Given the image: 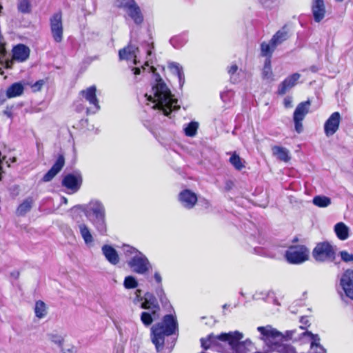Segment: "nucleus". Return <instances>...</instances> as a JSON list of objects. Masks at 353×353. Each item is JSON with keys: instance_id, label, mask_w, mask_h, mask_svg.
<instances>
[{"instance_id": "7ed1b4c3", "label": "nucleus", "mask_w": 353, "mask_h": 353, "mask_svg": "<svg viewBox=\"0 0 353 353\" xmlns=\"http://www.w3.org/2000/svg\"><path fill=\"white\" fill-rule=\"evenodd\" d=\"M178 330L176 319L172 314L164 316L161 323H159L151 328V339L158 352L163 349L165 336L174 334Z\"/></svg>"}, {"instance_id": "2eb2a0df", "label": "nucleus", "mask_w": 353, "mask_h": 353, "mask_svg": "<svg viewBox=\"0 0 353 353\" xmlns=\"http://www.w3.org/2000/svg\"><path fill=\"white\" fill-rule=\"evenodd\" d=\"M178 199L181 205L188 210L193 208L198 200L196 194L188 189L179 194Z\"/></svg>"}, {"instance_id": "9b49d317", "label": "nucleus", "mask_w": 353, "mask_h": 353, "mask_svg": "<svg viewBox=\"0 0 353 353\" xmlns=\"http://www.w3.org/2000/svg\"><path fill=\"white\" fill-rule=\"evenodd\" d=\"M50 30L54 40L60 43L63 39L62 14L60 12L54 13L50 19Z\"/></svg>"}, {"instance_id": "58836bf2", "label": "nucleus", "mask_w": 353, "mask_h": 353, "mask_svg": "<svg viewBox=\"0 0 353 353\" xmlns=\"http://www.w3.org/2000/svg\"><path fill=\"white\" fill-rule=\"evenodd\" d=\"M141 48L143 50L144 52L146 54V63L147 64L148 62L152 60V50L154 49V43L152 41H148L141 45Z\"/></svg>"}, {"instance_id": "e433bc0d", "label": "nucleus", "mask_w": 353, "mask_h": 353, "mask_svg": "<svg viewBox=\"0 0 353 353\" xmlns=\"http://www.w3.org/2000/svg\"><path fill=\"white\" fill-rule=\"evenodd\" d=\"M34 312L37 317L39 319L43 318L46 314V305L42 301H38L35 303Z\"/></svg>"}, {"instance_id": "79ce46f5", "label": "nucleus", "mask_w": 353, "mask_h": 353, "mask_svg": "<svg viewBox=\"0 0 353 353\" xmlns=\"http://www.w3.org/2000/svg\"><path fill=\"white\" fill-rule=\"evenodd\" d=\"M155 319L152 312H143L141 314V320L145 326L150 325Z\"/></svg>"}, {"instance_id": "412c9836", "label": "nucleus", "mask_w": 353, "mask_h": 353, "mask_svg": "<svg viewBox=\"0 0 353 353\" xmlns=\"http://www.w3.org/2000/svg\"><path fill=\"white\" fill-rule=\"evenodd\" d=\"M101 251L105 259L112 265H117L119 262V256L117 250L109 245H104L101 248Z\"/></svg>"}, {"instance_id": "473e14b6", "label": "nucleus", "mask_w": 353, "mask_h": 353, "mask_svg": "<svg viewBox=\"0 0 353 353\" xmlns=\"http://www.w3.org/2000/svg\"><path fill=\"white\" fill-rule=\"evenodd\" d=\"M137 3L134 0H115L114 5L117 8L123 10L127 13Z\"/></svg>"}, {"instance_id": "37998d69", "label": "nucleus", "mask_w": 353, "mask_h": 353, "mask_svg": "<svg viewBox=\"0 0 353 353\" xmlns=\"http://www.w3.org/2000/svg\"><path fill=\"white\" fill-rule=\"evenodd\" d=\"M48 338L54 344L57 345L59 347L62 346L63 342V338L62 336L58 334H49Z\"/></svg>"}, {"instance_id": "de8ad7c7", "label": "nucleus", "mask_w": 353, "mask_h": 353, "mask_svg": "<svg viewBox=\"0 0 353 353\" xmlns=\"http://www.w3.org/2000/svg\"><path fill=\"white\" fill-rule=\"evenodd\" d=\"M294 122V126H295V130L298 133H301L303 130V125H302V121L303 120H296V119H293Z\"/></svg>"}, {"instance_id": "bf43d9fd", "label": "nucleus", "mask_w": 353, "mask_h": 353, "mask_svg": "<svg viewBox=\"0 0 353 353\" xmlns=\"http://www.w3.org/2000/svg\"><path fill=\"white\" fill-rule=\"evenodd\" d=\"M19 274V272H14L12 274V276H14L15 279L18 278Z\"/></svg>"}, {"instance_id": "cd10ccee", "label": "nucleus", "mask_w": 353, "mask_h": 353, "mask_svg": "<svg viewBox=\"0 0 353 353\" xmlns=\"http://www.w3.org/2000/svg\"><path fill=\"white\" fill-rule=\"evenodd\" d=\"M289 38L288 32L285 27L282 28L278 30L270 39L272 43H274L276 47Z\"/></svg>"}, {"instance_id": "aec40b11", "label": "nucleus", "mask_w": 353, "mask_h": 353, "mask_svg": "<svg viewBox=\"0 0 353 353\" xmlns=\"http://www.w3.org/2000/svg\"><path fill=\"white\" fill-rule=\"evenodd\" d=\"M301 75L299 73H294L288 77L279 85L278 88V94L280 95L285 94L289 90L292 88L297 83Z\"/></svg>"}, {"instance_id": "6e6552de", "label": "nucleus", "mask_w": 353, "mask_h": 353, "mask_svg": "<svg viewBox=\"0 0 353 353\" xmlns=\"http://www.w3.org/2000/svg\"><path fill=\"white\" fill-rule=\"evenodd\" d=\"M309 250L303 245H292L286 250V260L292 264H299L308 259Z\"/></svg>"}, {"instance_id": "c9c22d12", "label": "nucleus", "mask_w": 353, "mask_h": 353, "mask_svg": "<svg viewBox=\"0 0 353 353\" xmlns=\"http://www.w3.org/2000/svg\"><path fill=\"white\" fill-rule=\"evenodd\" d=\"M199 128V123L191 121L184 127V133L187 137H193L196 135Z\"/></svg>"}, {"instance_id": "c03bdc74", "label": "nucleus", "mask_w": 353, "mask_h": 353, "mask_svg": "<svg viewBox=\"0 0 353 353\" xmlns=\"http://www.w3.org/2000/svg\"><path fill=\"white\" fill-rule=\"evenodd\" d=\"M237 70H238V66L236 64L232 65L228 69V72L230 75V79L233 83H235L237 80L236 78V76H235Z\"/></svg>"}, {"instance_id": "4c0bfd02", "label": "nucleus", "mask_w": 353, "mask_h": 353, "mask_svg": "<svg viewBox=\"0 0 353 353\" xmlns=\"http://www.w3.org/2000/svg\"><path fill=\"white\" fill-rule=\"evenodd\" d=\"M229 161L238 170H241L245 167L244 162L235 152L231 155Z\"/></svg>"}, {"instance_id": "ea45409f", "label": "nucleus", "mask_w": 353, "mask_h": 353, "mask_svg": "<svg viewBox=\"0 0 353 353\" xmlns=\"http://www.w3.org/2000/svg\"><path fill=\"white\" fill-rule=\"evenodd\" d=\"M18 10L22 13H29L31 11V4L29 0H19Z\"/></svg>"}, {"instance_id": "603ef678", "label": "nucleus", "mask_w": 353, "mask_h": 353, "mask_svg": "<svg viewBox=\"0 0 353 353\" xmlns=\"http://www.w3.org/2000/svg\"><path fill=\"white\" fill-rule=\"evenodd\" d=\"M3 114L6 115L7 117L10 118V119H12V110L11 109L7 108L4 111H3Z\"/></svg>"}, {"instance_id": "9d476101", "label": "nucleus", "mask_w": 353, "mask_h": 353, "mask_svg": "<svg viewBox=\"0 0 353 353\" xmlns=\"http://www.w3.org/2000/svg\"><path fill=\"white\" fill-rule=\"evenodd\" d=\"M82 183V174L80 171L77 170L65 175L62 179L61 184L70 191V193L74 194L79 191Z\"/></svg>"}, {"instance_id": "f3484780", "label": "nucleus", "mask_w": 353, "mask_h": 353, "mask_svg": "<svg viewBox=\"0 0 353 353\" xmlns=\"http://www.w3.org/2000/svg\"><path fill=\"white\" fill-rule=\"evenodd\" d=\"M141 307L150 310L154 318L159 317L160 307L155 296L150 293H146L144 296V301L141 303Z\"/></svg>"}, {"instance_id": "5fc2aeb1", "label": "nucleus", "mask_w": 353, "mask_h": 353, "mask_svg": "<svg viewBox=\"0 0 353 353\" xmlns=\"http://www.w3.org/2000/svg\"><path fill=\"white\" fill-rule=\"evenodd\" d=\"M135 294H136V296H137L138 301H141L142 300V297L141 296V290H137Z\"/></svg>"}, {"instance_id": "2f4dec72", "label": "nucleus", "mask_w": 353, "mask_h": 353, "mask_svg": "<svg viewBox=\"0 0 353 353\" xmlns=\"http://www.w3.org/2000/svg\"><path fill=\"white\" fill-rule=\"evenodd\" d=\"M188 41V36L186 33L172 37L170 40V44L175 48H180L183 46Z\"/></svg>"}, {"instance_id": "4d7b16f0", "label": "nucleus", "mask_w": 353, "mask_h": 353, "mask_svg": "<svg viewBox=\"0 0 353 353\" xmlns=\"http://www.w3.org/2000/svg\"><path fill=\"white\" fill-rule=\"evenodd\" d=\"M133 73L135 76L138 75L141 72V69L139 68H134L132 69Z\"/></svg>"}, {"instance_id": "69168bd1", "label": "nucleus", "mask_w": 353, "mask_h": 353, "mask_svg": "<svg viewBox=\"0 0 353 353\" xmlns=\"http://www.w3.org/2000/svg\"><path fill=\"white\" fill-rule=\"evenodd\" d=\"M336 1H338V2H341V1H343V0H336Z\"/></svg>"}, {"instance_id": "a211bd4d", "label": "nucleus", "mask_w": 353, "mask_h": 353, "mask_svg": "<svg viewBox=\"0 0 353 353\" xmlns=\"http://www.w3.org/2000/svg\"><path fill=\"white\" fill-rule=\"evenodd\" d=\"M65 164V159L63 155H59L52 168L43 176V181H50L63 168Z\"/></svg>"}, {"instance_id": "1a4fd4ad", "label": "nucleus", "mask_w": 353, "mask_h": 353, "mask_svg": "<svg viewBox=\"0 0 353 353\" xmlns=\"http://www.w3.org/2000/svg\"><path fill=\"white\" fill-rule=\"evenodd\" d=\"M313 257L320 262L332 261L334 259L335 253L332 247L326 242L316 245L312 252Z\"/></svg>"}, {"instance_id": "c85d7f7f", "label": "nucleus", "mask_w": 353, "mask_h": 353, "mask_svg": "<svg viewBox=\"0 0 353 353\" xmlns=\"http://www.w3.org/2000/svg\"><path fill=\"white\" fill-rule=\"evenodd\" d=\"M334 232L336 236L341 241L346 240L349 237V228L343 222H339L334 225Z\"/></svg>"}, {"instance_id": "ddd939ff", "label": "nucleus", "mask_w": 353, "mask_h": 353, "mask_svg": "<svg viewBox=\"0 0 353 353\" xmlns=\"http://www.w3.org/2000/svg\"><path fill=\"white\" fill-rule=\"evenodd\" d=\"M341 114L339 112H333L324 124V132L327 137L332 136L339 130L341 121Z\"/></svg>"}, {"instance_id": "39448f33", "label": "nucleus", "mask_w": 353, "mask_h": 353, "mask_svg": "<svg viewBox=\"0 0 353 353\" xmlns=\"http://www.w3.org/2000/svg\"><path fill=\"white\" fill-rule=\"evenodd\" d=\"M242 333L235 331L229 333H222L218 336L210 334L206 339H201V347L204 350L216 348L219 345V341L228 343L231 348L236 350L239 345V341L242 339Z\"/></svg>"}, {"instance_id": "f704fd0d", "label": "nucleus", "mask_w": 353, "mask_h": 353, "mask_svg": "<svg viewBox=\"0 0 353 353\" xmlns=\"http://www.w3.org/2000/svg\"><path fill=\"white\" fill-rule=\"evenodd\" d=\"M262 77L263 79L268 81L274 80L271 67V60H269V59L265 60L263 68L262 70Z\"/></svg>"}, {"instance_id": "20e7f679", "label": "nucleus", "mask_w": 353, "mask_h": 353, "mask_svg": "<svg viewBox=\"0 0 353 353\" xmlns=\"http://www.w3.org/2000/svg\"><path fill=\"white\" fill-rule=\"evenodd\" d=\"M122 250L127 259V264L133 272L144 275L152 269L149 259L141 251L129 245H123Z\"/></svg>"}, {"instance_id": "3c124183", "label": "nucleus", "mask_w": 353, "mask_h": 353, "mask_svg": "<svg viewBox=\"0 0 353 353\" xmlns=\"http://www.w3.org/2000/svg\"><path fill=\"white\" fill-rule=\"evenodd\" d=\"M154 280L156 281V282L159 284L160 285H161V282H162V277L161 276V274L156 271L154 274Z\"/></svg>"}, {"instance_id": "423d86ee", "label": "nucleus", "mask_w": 353, "mask_h": 353, "mask_svg": "<svg viewBox=\"0 0 353 353\" xmlns=\"http://www.w3.org/2000/svg\"><path fill=\"white\" fill-rule=\"evenodd\" d=\"M257 330L262 335L261 339L263 340L265 344L272 350L281 352L285 349V347L280 343L283 339L281 332L270 325L258 327Z\"/></svg>"}, {"instance_id": "4be33fe9", "label": "nucleus", "mask_w": 353, "mask_h": 353, "mask_svg": "<svg viewBox=\"0 0 353 353\" xmlns=\"http://www.w3.org/2000/svg\"><path fill=\"white\" fill-rule=\"evenodd\" d=\"M125 14L126 17L130 18L137 26L141 25L144 21L143 14L137 3Z\"/></svg>"}, {"instance_id": "f03ea898", "label": "nucleus", "mask_w": 353, "mask_h": 353, "mask_svg": "<svg viewBox=\"0 0 353 353\" xmlns=\"http://www.w3.org/2000/svg\"><path fill=\"white\" fill-rule=\"evenodd\" d=\"M78 210L84 213L99 234H106V213L102 202L99 200H92L88 204L79 205L72 209V212L74 213Z\"/></svg>"}, {"instance_id": "8fccbe9b", "label": "nucleus", "mask_w": 353, "mask_h": 353, "mask_svg": "<svg viewBox=\"0 0 353 353\" xmlns=\"http://www.w3.org/2000/svg\"><path fill=\"white\" fill-rule=\"evenodd\" d=\"M285 108H289L292 106V98L291 97H287L284 99L283 101Z\"/></svg>"}, {"instance_id": "864d4df0", "label": "nucleus", "mask_w": 353, "mask_h": 353, "mask_svg": "<svg viewBox=\"0 0 353 353\" xmlns=\"http://www.w3.org/2000/svg\"><path fill=\"white\" fill-rule=\"evenodd\" d=\"M164 293V290L162 288V286L160 285L159 287L157 288V289L156 290V294L157 295V296H160V295H162Z\"/></svg>"}, {"instance_id": "0e129e2a", "label": "nucleus", "mask_w": 353, "mask_h": 353, "mask_svg": "<svg viewBox=\"0 0 353 353\" xmlns=\"http://www.w3.org/2000/svg\"><path fill=\"white\" fill-rule=\"evenodd\" d=\"M150 69L152 70L153 72H154L155 68L154 67H151Z\"/></svg>"}, {"instance_id": "09e8293b", "label": "nucleus", "mask_w": 353, "mask_h": 353, "mask_svg": "<svg viewBox=\"0 0 353 353\" xmlns=\"http://www.w3.org/2000/svg\"><path fill=\"white\" fill-rule=\"evenodd\" d=\"M43 84H44L43 80H39L32 85V88L34 91H39L41 90V88L43 85Z\"/></svg>"}, {"instance_id": "052dcab7", "label": "nucleus", "mask_w": 353, "mask_h": 353, "mask_svg": "<svg viewBox=\"0 0 353 353\" xmlns=\"http://www.w3.org/2000/svg\"><path fill=\"white\" fill-rule=\"evenodd\" d=\"M313 350H314V352L320 353L321 352V350H319V349H314Z\"/></svg>"}, {"instance_id": "0eeeda50", "label": "nucleus", "mask_w": 353, "mask_h": 353, "mask_svg": "<svg viewBox=\"0 0 353 353\" xmlns=\"http://www.w3.org/2000/svg\"><path fill=\"white\" fill-rule=\"evenodd\" d=\"M5 50L6 49L5 48ZM6 52L5 56L2 57V59H0V63L4 65L6 68H11L13 65V61L18 62L26 61L29 58L30 50V48L24 44H18L12 48V59L6 58L7 50H6Z\"/></svg>"}, {"instance_id": "13d9d810", "label": "nucleus", "mask_w": 353, "mask_h": 353, "mask_svg": "<svg viewBox=\"0 0 353 353\" xmlns=\"http://www.w3.org/2000/svg\"><path fill=\"white\" fill-rule=\"evenodd\" d=\"M61 199H62V203H64V204H67V203H68V199H67L65 197H63H63L61 198Z\"/></svg>"}, {"instance_id": "a18cd8bd", "label": "nucleus", "mask_w": 353, "mask_h": 353, "mask_svg": "<svg viewBox=\"0 0 353 353\" xmlns=\"http://www.w3.org/2000/svg\"><path fill=\"white\" fill-rule=\"evenodd\" d=\"M341 259L346 263L353 262V254L347 251L340 252Z\"/></svg>"}, {"instance_id": "a878e982", "label": "nucleus", "mask_w": 353, "mask_h": 353, "mask_svg": "<svg viewBox=\"0 0 353 353\" xmlns=\"http://www.w3.org/2000/svg\"><path fill=\"white\" fill-rule=\"evenodd\" d=\"M276 46L270 40L269 42L263 41L260 45L261 55L265 57V59L271 60L273 52Z\"/></svg>"}, {"instance_id": "c756f323", "label": "nucleus", "mask_w": 353, "mask_h": 353, "mask_svg": "<svg viewBox=\"0 0 353 353\" xmlns=\"http://www.w3.org/2000/svg\"><path fill=\"white\" fill-rule=\"evenodd\" d=\"M168 68L174 74L177 75L180 86H182L185 82L183 67L178 63L172 62L169 63Z\"/></svg>"}, {"instance_id": "a19ab883", "label": "nucleus", "mask_w": 353, "mask_h": 353, "mask_svg": "<svg viewBox=\"0 0 353 353\" xmlns=\"http://www.w3.org/2000/svg\"><path fill=\"white\" fill-rule=\"evenodd\" d=\"M123 286L125 289H134L138 286V281L133 276H128L123 281Z\"/></svg>"}, {"instance_id": "e2e57ef3", "label": "nucleus", "mask_w": 353, "mask_h": 353, "mask_svg": "<svg viewBox=\"0 0 353 353\" xmlns=\"http://www.w3.org/2000/svg\"><path fill=\"white\" fill-rule=\"evenodd\" d=\"M16 160H17V159H16V158H15V157H13V158L12 159V163H14V162H15V161H16Z\"/></svg>"}, {"instance_id": "f8f14e48", "label": "nucleus", "mask_w": 353, "mask_h": 353, "mask_svg": "<svg viewBox=\"0 0 353 353\" xmlns=\"http://www.w3.org/2000/svg\"><path fill=\"white\" fill-rule=\"evenodd\" d=\"M97 88L94 85H92L85 90L81 91V94L85 99L89 102L90 105H92L88 111L95 113L100 109L98 99L96 95Z\"/></svg>"}, {"instance_id": "49530a36", "label": "nucleus", "mask_w": 353, "mask_h": 353, "mask_svg": "<svg viewBox=\"0 0 353 353\" xmlns=\"http://www.w3.org/2000/svg\"><path fill=\"white\" fill-rule=\"evenodd\" d=\"M221 99L224 103H227L230 100V98L233 96V93L230 90L223 92L221 93Z\"/></svg>"}, {"instance_id": "6ab92c4d", "label": "nucleus", "mask_w": 353, "mask_h": 353, "mask_svg": "<svg viewBox=\"0 0 353 353\" xmlns=\"http://www.w3.org/2000/svg\"><path fill=\"white\" fill-rule=\"evenodd\" d=\"M139 52L140 50L139 48L130 44L127 47L119 50V59L121 60H132L134 63L136 64L137 54Z\"/></svg>"}, {"instance_id": "dca6fc26", "label": "nucleus", "mask_w": 353, "mask_h": 353, "mask_svg": "<svg viewBox=\"0 0 353 353\" xmlns=\"http://www.w3.org/2000/svg\"><path fill=\"white\" fill-rule=\"evenodd\" d=\"M311 10L315 22H321L325 17L326 9L324 0H312Z\"/></svg>"}, {"instance_id": "bb28decb", "label": "nucleus", "mask_w": 353, "mask_h": 353, "mask_svg": "<svg viewBox=\"0 0 353 353\" xmlns=\"http://www.w3.org/2000/svg\"><path fill=\"white\" fill-rule=\"evenodd\" d=\"M78 228L85 243L86 245L92 243L94 241V239L89 227L84 223H79Z\"/></svg>"}, {"instance_id": "72a5a7b5", "label": "nucleus", "mask_w": 353, "mask_h": 353, "mask_svg": "<svg viewBox=\"0 0 353 353\" xmlns=\"http://www.w3.org/2000/svg\"><path fill=\"white\" fill-rule=\"evenodd\" d=\"M312 203L319 208H326L331 204V199L326 196L319 195L313 198Z\"/></svg>"}, {"instance_id": "680f3d73", "label": "nucleus", "mask_w": 353, "mask_h": 353, "mask_svg": "<svg viewBox=\"0 0 353 353\" xmlns=\"http://www.w3.org/2000/svg\"><path fill=\"white\" fill-rule=\"evenodd\" d=\"M164 296H165V292L162 295H160V296H159V299H161V297H164Z\"/></svg>"}, {"instance_id": "5701e85b", "label": "nucleus", "mask_w": 353, "mask_h": 353, "mask_svg": "<svg viewBox=\"0 0 353 353\" xmlns=\"http://www.w3.org/2000/svg\"><path fill=\"white\" fill-rule=\"evenodd\" d=\"M34 202L35 199L32 196L26 198L17 207L16 214L19 216H25L31 210Z\"/></svg>"}, {"instance_id": "4468645a", "label": "nucleus", "mask_w": 353, "mask_h": 353, "mask_svg": "<svg viewBox=\"0 0 353 353\" xmlns=\"http://www.w3.org/2000/svg\"><path fill=\"white\" fill-rule=\"evenodd\" d=\"M340 285L345 295L353 300V270H347L341 276Z\"/></svg>"}, {"instance_id": "6e6d98bb", "label": "nucleus", "mask_w": 353, "mask_h": 353, "mask_svg": "<svg viewBox=\"0 0 353 353\" xmlns=\"http://www.w3.org/2000/svg\"><path fill=\"white\" fill-rule=\"evenodd\" d=\"M159 300L163 305H165L168 303V300L166 296L164 297H161V299H159Z\"/></svg>"}, {"instance_id": "f257e3e1", "label": "nucleus", "mask_w": 353, "mask_h": 353, "mask_svg": "<svg viewBox=\"0 0 353 353\" xmlns=\"http://www.w3.org/2000/svg\"><path fill=\"white\" fill-rule=\"evenodd\" d=\"M147 100L154 103L152 108L161 110L164 115L168 116L173 110H179L180 106L177 100L173 98L170 90L159 74H156L155 83L150 93L145 94Z\"/></svg>"}, {"instance_id": "b1692460", "label": "nucleus", "mask_w": 353, "mask_h": 353, "mask_svg": "<svg viewBox=\"0 0 353 353\" xmlns=\"http://www.w3.org/2000/svg\"><path fill=\"white\" fill-rule=\"evenodd\" d=\"M272 152L274 157L279 161L288 162L290 160V152L285 148L279 145L272 147Z\"/></svg>"}, {"instance_id": "7c9ffc66", "label": "nucleus", "mask_w": 353, "mask_h": 353, "mask_svg": "<svg viewBox=\"0 0 353 353\" xmlns=\"http://www.w3.org/2000/svg\"><path fill=\"white\" fill-rule=\"evenodd\" d=\"M23 85L21 83H14L12 84L6 91L8 98H13L20 96L23 92Z\"/></svg>"}, {"instance_id": "393cba45", "label": "nucleus", "mask_w": 353, "mask_h": 353, "mask_svg": "<svg viewBox=\"0 0 353 353\" xmlns=\"http://www.w3.org/2000/svg\"><path fill=\"white\" fill-rule=\"evenodd\" d=\"M310 105V101L300 103L294 110L293 119H296V120H303L305 115L308 113Z\"/></svg>"}]
</instances>
